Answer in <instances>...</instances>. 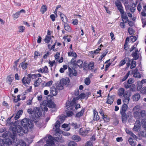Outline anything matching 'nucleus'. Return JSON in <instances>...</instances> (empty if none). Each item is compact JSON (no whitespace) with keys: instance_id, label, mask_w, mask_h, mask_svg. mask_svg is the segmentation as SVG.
<instances>
[{"instance_id":"obj_17","label":"nucleus","mask_w":146,"mask_h":146,"mask_svg":"<svg viewBox=\"0 0 146 146\" xmlns=\"http://www.w3.org/2000/svg\"><path fill=\"white\" fill-rule=\"evenodd\" d=\"M122 21L125 23H126L128 21V18L126 14H125L124 12L123 13H121Z\"/></svg>"},{"instance_id":"obj_36","label":"nucleus","mask_w":146,"mask_h":146,"mask_svg":"<svg viewBox=\"0 0 146 146\" xmlns=\"http://www.w3.org/2000/svg\"><path fill=\"white\" fill-rule=\"evenodd\" d=\"M132 56L134 58L133 59V60H136L139 58V55L138 53H135L133 52L131 54Z\"/></svg>"},{"instance_id":"obj_10","label":"nucleus","mask_w":146,"mask_h":146,"mask_svg":"<svg viewBox=\"0 0 146 146\" xmlns=\"http://www.w3.org/2000/svg\"><path fill=\"white\" fill-rule=\"evenodd\" d=\"M131 96V94H128V92L126 91L125 94L123 95V97L124 99L123 100V102L126 104H128L130 100L129 97Z\"/></svg>"},{"instance_id":"obj_6","label":"nucleus","mask_w":146,"mask_h":146,"mask_svg":"<svg viewBox=\"0 0 146 146\" xmlns=\"http://www.w3.org/2000/svg\"><path fill=\"white\" fill-rule=\"evenodd\" d=\"M90 131V129L89 128L82 127L79 130V134L83 137L87 135L88 134Z\"/></svg>"},{"instance_id":"obj_60","label":"nucleus","mask_w":146,"mask_h":146,"mask_svg":"<svg viewBox=\"0 0 146 146\" xmlns=\"http://www.w3.org/2000/svg\"><path fill=\"white\" fill-rule=\"evenodd\" d=\"M60 55V53L58 52H57L56 54L54 56L55 59V60L58 61V58Z\"/></svg>"},{"instance_id":"obj_2","label":"nucleus","mask_w":146,"mask_h":146,"mask_svg":"<svg viewBox=\"0 0 146 146\" xmlns=\"http://www.w3.org/2000/svg\"><path fill=\"white\" fill-rule=\"evenodd\" d=\"M13 131L14 133H17L19 136H21L28 132V129L27 127H22L20 125H17L13 128Z\"/></svg>"},{"instance_id":"obj_46","label":"nucleus","mask_w":146,"mask_h":146,"mask_svg":"<svg viewBox=\"0 0 146 146\" xmlns=\"http://www.w3.org/2000/svg\"><path fill=\"white\" fill-rule=\"evenodd\" d=\"M130 74V72L129 71L125 76L122 78L121 80L122 82H123L125 81L128 78Z\"/></svg>"},{"instance_id":"obj_1","label":"nucleus","mask_w":146,"mask_h":146,"mask_svg":"<svg viewBox=\"0 0 146 146\" xmlns=\"http://www.w3.org/2000/svg\"><path fill=\"white\" fill-rule=\"evenodd\" d=\"M55 136H56L55 139L51 135H48V137H45L41 140H44L46 141V144L44 145V146H52L54 144V140L55 139L58 142H64V140L62 139V135L61 134L58 133V135Z\"/></svg>"},{"instance_id":"obj_5","label":"nucleus","mask_w":146,"mask_h":146,"mask_svg":"<svg viewBox=\"0 0 146 146\" xmlns=\"http://www.w3.org/2000/svg\"><path fill=\"white\" fill-rule=\"evenodd\" d=\"M140 107L139 105H137L133 108V115L134 117L137 118L140 117Z\"/></svg>"},{"instance_id":"obj_7","label":"nucleus","mask_w":146,"mask_h":146,"mask_svg":"<svg viewBox=\"0 0 146 146\" xmlns=\"http://www.w3.org/2000/svg\"><path fill=\"white\" fill-rule=\"evenodd\" d=\"M71 64L74 66H77L80 68L83 66V62L81 60H79L76 61V58H73L71 60Z\"/></svg>"},{"instance_id":"obj_55","label":"nucleus","mask_w":146,"mask_h":146,"mask_svg":"<svg viewBox=\"0 0 146 146\" xmlns=\"http://www.w3.org/2000/svg\"><path fill=\"white\" fill-rule=\"evenodd\" d=\"M19 145L20 146H26L25 143L23 140H21L19 141Z\"/></svg>"},{"instance_id":"obj_25","label":"nucleus","mask_w":146,"mask_h":146,"mask_svg":"<svg viewBox=\"0 0 146 146\" xmlns=\"http://www.w3.org/2000/svg\"><path fill=\"white\" fill-rule=\"evenodd\" d=\"M125 90L124 88H121L118 89V94L119 96H122L125 94Z\"/></svg>"},{"instance_id":"obj_40","label":"nucleus","mask_w":146,"mask_h":146,"mask_svg":"<svg viewBox=\"0 0 146 146\" xmlns=\"http://www.w3.org/2000/svg\"><path fill=\"white\" fill-rule=\"evenodd\" d=\"M128 141L129 144L132 146H135L136 145L135 142H134L132 138L130 137Z\"/></svg>"},{"instance_id":"obj_49","label":"nucleus","mask_w":146,"mask_h":146,"mask_svg":"<svg viewBox=\"0 0 146 146\" xmlns=\"http://www.w3.org/2000/svg\"><path fill=\"white\" fill-rule=\"evenodd\" d=\"M68 146H77V143L74 141H71L69 142Z\"/></svg>"},{"instance_id":"obj_28","label":"nucleus","mask_w":146,"mask_h":146,"mask_svg":"<svg viewBox=\"0 0 146 146\" xmlns=\"http://www.w3.org/2000/svg\"><path fill=\"white\" fill-rule=\"evenodd\" d=\"M140 96L139 94H135L133 96L132 99L134 101H138L140 98Z\"/></svg>"},{"instance_id":"obj_21","label":"nucleus","mask_w":146,"mask_h":146,"mask_svg":"<svg viewBox=\"0 0 146 146\" xmlns=\"http://www.w3.org/2000/svg\"><path fill=\"white\" fill-rule=\"evenodd\" d=\"M31 80L30 77L27 76V77H24L22 79V81L23 83L24 84L26 83L29 84L30 83Z\"/></svg>"},{"instance_id":"obj_58","label":"nucleus","mask_w":146,"mask_h":146,"mask_svg":"<svg viewBox=\"0 0 146 146\" xmlns=\"http://www.w3.org/2000/svg\"><path fill=\"white\" fill-rule=\"evenodd\" d=\"M55 61L54 60H53L52 61H49V66L52 68L53 65L55 63Z\"/></svg>"},{"instance_id":"obj_39","label":"nucleus","mask_w":146,"mask_h":146,"mask_svg":"<svg viewBox=\"0 0 146 146\" xmlns=\"http://www.w3.org/2000/svg\"><path fill=\"white\" fill-rule=\"evenodd\" d=\"M41 80V78H38V79L35 82L34 84V86L36 87L39 85Z\"/></svg>"},{"instance_id":"obj_53","label":"nucleus","mask_w":146,"mask_h":146,"mask_svg":"<svg viewBox=\"0 0 146 146\" xmlns=\"http://www.w3.org/2000/svg\"><path fill=\"white\" fill-rule=\"evenodd\" d=\"M128 31L129 34L131 35H132L134 32L133 29L131 28H129L128 29Z\"/></svg>"},{"instance_id":"obj_9","label":"nucleus","mask_w":146,"mask_h":146,"mask_svg":"<svg viewBox=\"0 0 146 146\" xmlns=\"http://www.w3.org/2000/svg\"><path fill=\"white\" fill-rule=\"evenodd\" d=\"M115 4L117 7L118 9L119 10L121 13H123L124 12L122 4L119 0H117L115 1Z\"/></svg>"},{"instance_id":"obj_26","label":"nucleus","mask_w":146,"mask_h":146,"mask_svg":"<svg viewBox=\"0 0 146 146\" xmlns=\"http://www.w3.org/2000/svg\"><path fill=\"white\" fill-rule=\"evenodd\" d=\"M23 110H19L17 112L16 115L15 117V120H17L19 119L21 115H22L23 113Z\"/></svg>"},{"instance_id":"obj_29","label":"nucleus","mask_w":146,"mask_h":146,"mask_svg":"<svg viewBox=\"0 0 146 146\" xmlns=\"http://www.w3.org/2000/svg\"><path fill=\"white\" fill-rule=\"evenodd\" d=\"M28 64L27 63L25 62H23L19 65V67H22V68L24 70L26 69L27 67Z\"/></svg>"},{"instance_id":"obj_38","label":"nucleus","mask_w":146,"mask_h":146,"mask_svg":"<svg viewBox=\"0 0 146 146\" xmlns=\"http://www.w3.org/2000/svg\"><path fill=\"white\" fill-rule=\"evenodd\" d=\"M47 10V7L46 5H43L41 7L40 9V11L42 14L44 13Z\"/></svg>"},{"instance_id":"obj_47","label":"nucleus","mask_w":146,"mask_h":146,"mask_svg":"<svg viewBox=\"0 0 146 146\" xmlns=\"http://www.w3.org/2000/svg\"><path fill=\"white\" fill-rule=\"evenodd\" d=\"M136 62L134 61L133 60L132 61H131V66L130 68L131 69H132L135 68L136 66Z\"/></svg>"},{"instance_id":"obj_31","label":"nucleus","mask_w":146,"mask_h":146,"mask_svg":"<svg viewBox=\"0 0 146 146\" xmlns=\"http://www.w3.org/2000/svg\"><path fill=\"white\" fill-rule=\"evenodd\" d=\"M62 128H64V130H66L67 131H69L70 128V125H69V124L66 123H64L62 125Z\"/></svg>"},{"instance_id":"obj_37","label":"nucleus","mask_w":146,"mask_h":146,"mask_svg":"<svg viewBox=\"0 0 146 146\" xmlns=\"http://www.w3.org/2000/svg\"><path fill=\"white\" fill-rule=\"evenodd\" d=\"M137 91H139L141 89L142 87V84L140 81L137 82Z\"/></svg>"},{"instance_id":"obj_63","label":"nucleus","mask_w":146,"mask_h":146,"mask_svg":"<svg viewBox=\"0 0 146 146\" xmlns=\"http://www.w3.org/2000/svg\"><path fill=\"white\" fill-rule=\"evenodd\" d=\"M131 91H134L135 90V86L134 84H131V87L130 88Z\"/></svg>"},{"instance_id":"obj_64","label":"nucleus","mask_w":146,"mask_h":146,"mask_svg":"<svg viewBox=\"0 0 146 146\" xmlns=\"http://www.w3.org/2000/svg\"><path fill=\"white\" fill-rule=\"evenodd\" d=\"M85 146H93V144L91 141H88L86 143Z\"/></svg>"},{"instance_id":"obj_45","label":"nucleus","mask_w":146,"mask_h":146,"mask_svg":"<svg viewBox=\"0 0 146 146\" xmlns=\"http://www.w3.org/2000/svg\"><path fill=\"white\" fill-rule=\"evenodd\" d=\"M94 66V64L93 62H90L88 64V69L90 70L93 69Z\"/></svg>"},{"instance_id":"obj_23","label":"nucleus","mask_w":146,"mask_h":146,"mask_svg":"<svg viewBox=\"0 0 146 146\" xmlns=\"http://www.w3.org/2000/svg\"><path fill=\"white\" fill-rule=\"evenodd\" d=\"M13 79L14 78L11 75H9L7 76L6 78L7 82L10 85Z\"/></svg>"},{"instance_id":"obj_61","label":"nucleus","mask_w":146,"mask_h":146,"mask_svg":"<svg viewBox=\"0 0 146 146\" xmlns=\"http://www.w3.org/2000/svg\"><path fill=\"white\" fill-rule=\"evenodd\" d=\"M34 54H35V55L34 56V58L35 59H36L38 56H40V53L38 51H35V52Z\"/></svg>"},{"instance_id":"obj_19","label":"nucleus","mask_w":146,"mask_h":146,"mask_svg":"<svg viewBox=\"0 0 146 146\" xmlns=\"http://www.w3.org/2000/svg\"><path fill=\"white\" fill-rule=\"evenodd\" d=\"M22 12L25 13V10L22 9L20 11L17 12L14 14L13 16V18H15V19H16L19 16L20 13Z\"/></svg>"},{"instance_id":"obj_48","label":"nucleus","mask_w":146,"mask_h":146,"mask_svg":"<svg viewBox=\"0 0 146 146\" xmlns=\"http://www.w3.org/2000/svg\"><path fill=\"white\" fill-rule=\"evenodd\" d=\"M19 31L21 33H23L24 31L25 27L23 26H20L18 27Z\"/></svg>"},{"instance_id":"obj_30","label":"nucleus","mask_w":146,"mask_h":146,"mask_svg":"<svg viewBox=\"0 0 146 146\" xmlns=\"http://www.w3.org/2000/svg\"><path fill=\"white\" fill-rule=\"evenodd\" d=\"M114 101V98L113 96H111L110 98H108L106 103L107 104H109L110 105H111L113 101Z\"/></svg>"},{"instance_id":"obj_18","label":"nucleus","mask_w":146,"mask_h":146,"mask_svg":"<svg viewBox=\"0 0 146 146\" xmlns=\"http://www.w3.org/2000/svg\"><path fill=\"white\" fill-rule=\"evenodd\" d=\"M50 93L53 96H56L58 93L57 89L54 86H52L50 88Z\"/></svg>"},{"instance_id":"obj_11","label":"nucleus","mask_w":146,"mask_h":146,"mask_svg":"<svg viewBox=\"0 0 146 146\" xmlns=\"http://www.w3.org/2000/svg\"><path fill=\"white\" fill-rule=\"evenodd\" d=\"M140 127V121L139 120H137L135 122L134 126L133 129V130L134 131L138 132L139 131Z\"/></svg>"},{"instance_id":"obj_56","label":"nucleus","mask_w":146,"mask_h":146,"mask_svg":"<svg viewBox=\"0 0 146 146\" xmlns=\"http://www.w3.org/2000/svg\"><path fill=\"white\" fill-rule=\"evenodd\" d=\"M7 144V143H5L3 139H0V146H5V145H6Z\"/></svg>"},{"instance_id":"obj_14","label":"nucleus","mask_w":146,"mask_h":146,"mask_svg":"<svg viewBox=\"0 0 146 146\" xmlns=\"http://www.w3.org/2000/svg\"><path fill=\"white\" fill-rule=\"evenodd\" d=\"M47 105V103L45 102V101H43L42 104H40V108L43 111H47L48 110Z\"/></svg>"},{"instance_id":"obj_3","label":"nucleus","mask_w":146,"mask_h":146,"mask_svg":"<svg viewBox=\"0 0 146 146\" xmlns=\"http://www.w3.org/2000/svg\"><path fill=\"white\" fill-rule=\"evenodd\" d=\"M70 81L68 78H62L60 80V82L57 86V88L60 90H62L64 88L65 86H68L69 84Z\"/></svg>"},{"instance_id":"obj_51","label":"nucleus","mask_w":146,"mask_h":146,"mask_svg":"<svg viewBox=\"0 0 146 146\" xmlns=\"http://www.w3.org/2000/svg\"><path fill=\"white\" fill-rule=\"evenodd\" d=\"M84 83L86 85H89L90 83V79L89 78H86L85 80Z\"/></svg>"},{"instance_id":"obj_50","label":"nucleus","mask_w":146,"mask_h":146,"mask_svg":"<svg viewBox=\"0 0 146 146\" xmlns=\"http://www.w3.org/2000/svg\"><path fill=\"white\" fill-rule=\"evenodd\" d=\"M136 4H135V3H133L132 4V6L133 7H132L130 8V11L132 12H134L135 11V7H136Z\"/></svg>"},{"instance_id":"obj_8","label":"nucleus","mask_w":146,"mask_h":146,"mask_svg":"<svg viewBox=\"0 0 146 146\" xmlns=\"http://www.w3.org/2000/svg\"><path fill=\"white\" fill-rule=\"evenodd\" d=\"M66 106L69 108L70 109L75 110L74 107L76 106V100L74 99L72 100L71 102L68 101L66 103Z\"/></svg>"},{"instance_id":"obj_32","label":"nucleus","mask_w":146,"mask_h":146,"mask_svg":"<svg viewBox=\"0 0 146 146\" xmlns=\"http://www.w3.org/2000/svg\"><path fill=\"white\" fill-rule=\"evenodd\" d=\"M68 56H72L74 57V58H76L77 55L76 53L74 52L73 51H70L68 53Z\"/></svg>"},{"instance_id":"obj_42","label":"nucleus","mask_w":146,"mask_h":146,"mask_svg":"<svg viewBox=\"0 0 146 146\" xmlns=\"http://www.w3.org/2000/svg\"><path fill=\"white\" fill-rule=\"evenodd\" d=\"M86 97V94L84 93H82L80 94L78 97H77V98L78 99H84Z\"/></svg>"},{"instance_id":"obj_13","label":"nucleus","mask_w":146,"mask_h":146,"mask_svg":"<svg viewBox=\"0 0 146 146\" xmlns=\"http://www.w3.org/2000/svg\"><path fill=\"white\" fill-rule=\"evenodd\" d=\"M37 71L39 72L45 74H48L49 72L48 67L46 66L40 68L37 70Z\"/></svg>"},{"instance_id":"obj_22","label":"nucleus","mask_w":146,"mask_h":146,"mask_svg":"<svg viewBox=\"0 0 146 146\" xmlns=\"http://www.w3.org/2000/svg\"><path fill=\"white\" fill-rule=\"evenodd\" d=\"M71 138L72 139L78 142L81 140V137L77 135H74L72 136Z\"/></svg>"},{"instance_id":"obj_16","label":"nucleus","mask_w":146,"mask_h":146,"mask_svg":"<svg viewBox=\"0 0 146 146\" xmlns=\"http://www.w3.org/2000/svg\"><path fill=\"white\" fill-rule=\"evenodd\" d=\"M121 115L122 121L123 123L126 122L128 116L126 112H120Z\"/></svg>"},{"instance_id":"obj_54","label":"nucleus","mask_w":146,"mask_h":146,"mask_svg":"<svg viewBox=\"0 0 146 146\" xmlns=\"http://www.w3.org/2000/svg\"><path fill=\"white\" fill-rule=\"evenodd\" d=\"M33 99V98L32 97H30L29 99L27 100V103L28 105H30L31 104Z\"/></svg>"},{"instance_id":"obj_34","label":"nucleus","mask_w":146,"mask_h":146,"mask_svg":"<svg viewBox=\"0 0 146 146\" xmlns=\"http://www.w3.org/2000/svg\"><path fill=\"white\" fill-rule=\"evenodd\" d=\"M85 110V109H82L80 111L78 112L76 114V116L78 117H80L82 116L84 113Z\"/></svg>"},{"instance_id":"obj_20","label":"nucleus","mask_w":146,"mask_h":146,"mask_svg":"<svg viewBox=\"0 0 146 146\" xmlns=\"http://www.w3.org/2000/svg\"><path fill=\"white\" fill-rule=\"evenodd\" d=\"M128 108V107L127 104H124L122 106L120 112H126Z\"/></svg>"},{"instance_id":"obj_52","label":"nucleus","mask_w":146,"mask_h":146,"mask_svg":"<svg viewBox=\"0 0 146 146\" xmlns=\"http://www.w3.org/2000/svg\"><path fill=\"white\" fill-rule=\"evenodd\" d=\"M28 76L30 77L31 80V79H34L36 78L35 74H29L28 75Z\"/></svg>"},{"instance_id":"obj_43","label":"nucleus","mask_w":146,"mask_h":146,"mask_svg":"<svg viewBox=\"0 0 146 146\" xmlns=\"http://www.w3.org/2000/svg\"><path fill=\"white\" fill-rule=\"evenodd\" d=\"M140 113V117H144L146 116V111L145 110H141Z\"/></svg>"},{"instance_id":"obj_57","label":"nucleus","mask_w":146,"mask_h":146,"mask_svg":"<svg viewBox=\"0 0 146 146\" xmlns=\"http://www.w3.org/2000/svg\"><path fill=\"white\" fill-rule=\"evenodd\" d=\"M103 46L102 45V44H101L100 46L98 47V49L94 51V52L95 53H99V51L101 50L102 46Z\"/></svg>"},{"instance_id":"obj_4","label":"nucleus","mask_w":146,"mask_h":146,"mask_svg":"<svg viewBox=\"0 0 146 146\" xmlns=\"http://www.w3.org/2000/svg\"><path fill=\"white\" fill-rule=\"evenodd\" d=\"M28 113L30 114H33L34 117L37 118L41 115V113L40 112L39 108L35 107L34 108L33 110L31 108L27 110Z\"/></svg>"},{"instance_id":"obj_24","label":"nucleus","mask_w":146,"mask_h":146,"mask_svg":"<svg viewBox=\"0 0 146 146\" xmlns=\"http://www.w3.org/2000/svg\"><path fill=\"white\" fill-rule=\"evenodd\" d=\"M28 123V120L27 119H24L21 121V124L23 127H27Z\"/></svg>"},{"instance_id":"obj_12","label":"nucleus","mask_w":146,"mask_h":146,"mask_svg":"<svg viewBox=\"0 0 146 146\" xmlns=\"http://www.w3.org/2000/svg\"><path fill=\"white\" fill-rule=\"evenodd\" d=\"M69 76L70 77L73 76H76L77 75V72L76 70L73 68L68 67Z\"/></svg>"},{"instance_id":"obj_62","label":"nucleus","mask_w":146,"mask_h":146,"mask_svg":"<svg viewBox=\"0 0 146 146\" xmlns=\"http://www.w3.org/2000/svg\"><path fill=\"white\" fill-rule=\"evenodd\" d=\"M60 121H57L56 122L55 124L54 127H55V128H59V126H60Z\"/></svg>"},{"instance_id":"obj_59","label":"nucleus","mask_w":146,"mask_h":146,"mask_svg":"<svg viewBox=\"0 0 146 146\" xmlns=\"http://www.w3.org/2000/svg\"><path fill=\"white\" fill-rule=\"evenodd\" d=\"M102 117L105 121L106 122H108L109 121V119L108 118L107 115H104V116H103Z\"/></svg>"},{"instance_id":"obj_41","label":"nucleus","mask_w":146,"mask_h":146,"mask_svg":"<svg viewBox=\"0 0 146 146\" xmlns=\"http://www.w3.org/2000/svg\"><path fill=\"white\" fill-rule=\"evenodd\" d=\"M69 124L70 126L71 125L73 127H74L75 129L78 128L80 127V126L78 125L77 123H72L71 124Z\"/></svg>"},{"instance_id":"obj_27","label":"nucleus","mask_w":146,"mask_h":146,"mask_svg":"<svg viewBox=\"0 0 146 146\" xmlns=\"http://www.w3.org/2000/svg\"><path fill=\"white\" fill-rule=\"evenodd\" d=\"M64 28L66 31L69 32H71L72 30L71 28L68 24L64 22Z\"/></svg>"},{"instance_id":"obj_44","label":"nucleus","mask_w":146,"mask_h":146,"mask_svg":"<svg viewBox=\"0 0 146 146\" xmlns=\"http://www.w3.org/2000/svg\"><path fill=\"white\" fill-rule=\"evenodd\" d=\"M51 37L48 35H46L44 39V41L46 43H49L51 40Z\"/></svg>"},{"instance_id":"obj_33","label":"nucleus","mask_w":146,"mask_h":146,"mask_svg":"<svg viewBox=\"0 0 146 146\" xmlns=\"http://www.w3.org/2000/svg\"><path fill=\"white\" fill-rule=\"evenodd\" d=\"M127 60H129V58H125L123 60H121L119 64V66H121L124 64H125L126 63V61H128Z\"/></svg>"},{"instance_id":"obj_15","label":"nucleus","mask_w":146,"mask_h":146,"mask_svg":"<svg viewBox=\"0 0 146 146\" xmlns=\"http://www.w3.org/2000/svg\"><path fill=\"white\" fill-rule=\"evenodd\" d=\"M93 118L94 121H97L100 119V117L98 115V112L96 110V109H94L93 110Z\"/></svg>"},{"instance_id":"obj_35","label":"nucleus","mask_w":146,"mask_h":146,"mask_svg":"<svg viewBox=\"0 0 146 146\" xmlns=\"http://www.w3.org/2000/svg\"><path fill=\"white\" fill-rule=\"evenodd\" d=\"M137 71V70L136 71L134 70L133 71V76L134 77L136 78H140L141 77L140 73L139 72H135Z\"/></svg>"}]
</instances>
